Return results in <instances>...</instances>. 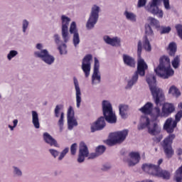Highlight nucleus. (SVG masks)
<instances>
[{
  "instance_id": "nucleus-1",
  "label": "nucleus",
  "mask_w": 182,
  "mask_h": 182,
  "mask_svg": "<svg viewBox=\"0 0 182 182\" xmlns=\"http://www.w3.org/2000/svg\"><path fill=\"white\" fill-rule=\"evenodd\" d=\"M142 45L143 43H141V41H139L137 44V72H135L132 77L128 80L126 89H132L133 86L137 83V81L139 80V75L140 76H144V75H146V70H147L148 66L146 62H144V60L141 58Z\"/></svg>"
},
{
  "instance_id": "nucleus-2",
  "label": "nucleus",
  "mask_w": 182,
  "mask_h": 182,
  "mask_svg": "<svg viewBox=\"0 0 182 182\" xmlns=\"http://www.w3.org/2000/svg\"><path fill=\"white\" fill-rule=\"evenodd\" d=\"M154 72L162 79H168L170 76L174 75V70L171 68L170 58L167 55H164L159 59V65L154 68Z\"/></svg>"
},
{
  "instance_id": "nucleus-3",
  "label": "nucleus",
  "mask_w": 182,
  "mask_h": 182,
  "mask_svg": "<svg viewBox=\"0 0 182 182\" xmlns=\"http://www.w3.org/2000/svg\"><path fill=\"white\" fill-rule=\"evenodd\" d=\"M146 82L149 86L151 93L153 96V99L156 105H161L164 102V93L163 90L159 88L156 83V77L153 74H149L146 75Z\"/></svg>"
},
{
  "instance_id": "nucleus-4",
  "label": "nucleus",
  "mask_w": 182,
  "mask_h": 182,
  "mask_svg": "<svg viewBox=\"0 0 182 182\" xmlns=\"http://www.w3.org/2000/svg\"><path fill=\"white\" fill-rule=\"evenodd\" d=\"M164 3V6L166 11H169L171 9V6H170V0H162ZM160 0H152L151 3L145 7V9L152 14V15H155L159 19H163V16H164V12L161 10V9L159 8L157 5H159Z\"/></svg>"
},
{
  "instance_id": "nucleus-5",
  "label": "nucleus",
  "mask_w": 182,
  "mask_h": 182,
  "mask_svg": "<svg viewBox=\"0 0 182 182\" xmlns=\"http://www.w3.org/2000/svg\"><path fill=\"white\" fill-rule=\"evenodd\" d=\"M176 107L174 105L166 102L163 105L161 110L159 107H156L154 109V116L157 119L158 117H168L171 113H174Z\"/></svg>"
},
{
  "instance_id": "nucleus-6",
  "label": "nucleus",
  "mask_w": 182,
  "mask_h": 182,
  "mask_svg": "<svg viewBox=\"0 0 182 182\" xmlns=\"http://www.w3.org/2000/svg\"><path fill=\"white\" fill-rule=\"evenodd\" d=\"M102 112L105 120L108 123L114 122V114H113V108L112 104L107 100L102 101Z\"/></svg>"
},
{
  "instance_id": "nucleus-7",
  "label": "nucleus",
  "mask_w": 182,
  "mask_h": 182,
  "mask_svg": "<svg viewBox=\"0 0 182 182\" xmlns=\"http://www.w3.org/2000/svg\"><path fill=\"white\" fill-rule=\"evenodd\" d=\"M100 11V8L96 5H94L93 7L92 8L90 18L86 24V26L88 29H93V28H95V25L97 23Z\"/></svg>"
},
{
  "instance_id": "nucleus-8",
  "label": "nucleus",
  "mask_w": 182,
  "mask_h": 182,
  "mask_svg": "<svg viewBox=\"0 0 182 182\" xmlns=\"http://www.w3.org/2000/svg\"><path fill=\"white\" fill-rule=\"evenodd\" d=\"M174 139H176V135H174V134H171L163 141L162 146L168 157H171L173 154H174V151H173V148L171 147V144H173Z\"/></svg>"
},
{
  "instance_id": "nucleus-9",
  "label": "nucleus",
  "mask_w": 182,
  "mask_h": 182,
  "mask_svg": "<svg viewBox=\"0 0 182 182\" xmlns=\"http://www.w3.org/2000/svg\"><path fill=\"white\" fill-rule=\"evenodd\" d=\"M62 21V36L65 43L69 41V31H68V26L69 23H70V18L63 15L61 16Z\"/></svg>"
},
{
  "instance_id": "nucleus-10",
  "label": "nucleus",
  "mask_w": 182,
  "mask_h": 182,
  "mask_svg": "<svg viewBox=\"0 0 182 182\" xmlns=\"http://www.w3.org/2000/svg\"><path fill=\"white\" fill-rule=\"evenodd\" d=\"M163 163L162 160H159L158 161V166L151 164H145L142 165V170L145 171V173H148V174H150L151 176H154L155 177H157L159 174V171H160V167L159 166Z\"/></svg>"
},
{
  "instance_id": "nucleus-11",
  "label": "nucleus",
  "mask_w": 182,
  "mask_h": 182,
  "mask_svg": "<svg viewBox=\"0 0 182 182\" xmlns=\"http://www.w3.org/2000/svg\"><path fill=\"white\" fill-rule=\"evenodd\" d=\"M36 58H39L48 65H52L55 62V58L49 54L48 50H41V51H36L34 53Z\"/></svg>"
},
{
  "instance_id": "nucleus-12",
  "label": "nucleus",
  "mask_w": 182,
  "mask_h": 182,
  "mask_svg": "<svg viewBox=\"0 0 182 182\" xmlns=\"http://www.w3.org/2000/svg\"><path fill=\"white\" fill-rule=\"evenodd\" d=\"M93 59V56L91 54L86 55L82 59V72L85 73V77H89L90 75V69H91V61Z\"/></svg>"
},
{
  "instance_id": "nucleus-13",
  "label": "nucleus",
  "mask_w": 182,
  "mask_h": 182,
  "mask_svg": "<svg viewBox=\"0 0 182 182\" xmlns=\"http://www.w3.org/2000/svg\"><path fill=\"white\" fill-rule=\"evenodd\" d=\"M106 118L104 117H100L97 120L91 125V132L95 133L99 130H103L106 127Z\"/></svg>"
},
{
  "instance_id": "nucleus-14",
  "label": "nucleus",
  "mask_w": 182,
  "mask_h": 182,
  "mask_svg": "<svg viewBox=\"0 0 182 182\" xmlns=\"http://www.w3.org/2000/svg\"><path fill=\"white\" fill-rule=\"evenodd\" d=\"M99 68H100L99 60L95 58L94 71L92 76V85H95V83H100V75H99Z\"/></svg>"
},
{
  "instance_id": "nucleus-15",
  "label": "nucleus",
  "mask_w": 182,
  "mask_h": 182,
  "mask_svg": "<svg viewBox=\"0 0 182 182\" xmlns=\"http://www.w3.org/2000/svg\"><path fill=\"white\" fill-rule=\"evenodd\" d=\"M90 154H89V149L85 142H81L80 144L79 152H78V159L77 160H85L86 157H90Z\"/></svg>"
},
{
  "instance_id": "nucleus-16",
  "label": "nucleus",
  "mask_w": 182,
  "mask_h": 182,
  "mask_svg": "<svg viewBox=\"0 0 182 182\" xmlns=\"http://www.w3.org/2000/svg\"><path fill=\"white\" fill-rule=\"evenodd\" d=\"M129 135V129L117 132L114 134V144H120L126 140V137Z\"/></svg>"
},
{
  "instance_id": "nucleus-17",
  "label": "nucleus",
  "mask_w": 182,
  "mask_h": 182,
  "mask_svg": "<svg viewBox=\"0 0 182 182\" xmlns=\"http://www.w3.org/2000/svg\"><path fill=\"white\" fill-rule=\"evenodd\" d=\"M177 127V124L173 119V118H168L164 125V130H166L167 133H173L174 129Z\"/></svg>"
},
{
  "instance_id": "nucleus-18",
  "label": "nucleus",
  "mask_w": 182,
  "mask_h": 182,
  "mask_svg": "<svg viewBox=\"0 0 182 182\" xmlns=\"http://www.w3.org/2000/svg\"><path fill=\"white\" fill-rule=\"evenodd\" d=\"M43 139L47 144L49 146H53L54 147H59V144H58V141L55 139L49 133L44 132L43 134Z\"/></svg>"
},
{
  "instance_id": "nucleus-19",
  "label": "nucleus",
  "mask_w": 182,
  "mask_h": 182,
  "mask_svg": "<svg viewBox=\"0 0 182 182\" xmlns=\"http://www.w3.org/2000/svg\"><path fill=\"white\" fill-rule=\"evenodd\" d=\"M151 124V122L150 121V119L147 117V116H142L141 117L139 124H138L137 129L138 130H143L147 127L149 129V127Z\"/></svg>"
},
{
  "instance_id": "nucleus-20",
  "label": "nucleus",
  "mask_w": 182,
  "mask_h": 182,
  "mask_svg": "<svg viewBox=\"0 0 182 182\" xmlns=\"http://www.w3.org/2000/svg\"><path fill=\"white\" fill-rule=\"evenodd\" d=\"M106 151V146L103 145H100L96 147L95 152L90 154L89 159L91 160H93L94 159H96V157H99V156H102L103 153Z\"/></svg>"
},
{
  "instance_id": "nucleus-21",
  "label": "nucleus",
  "mask_w": 182,
  "mask_h": 182,
  "mask_svg": "<svg viewBox=\"0 0 182 182\" xmlns=\"http://www.w3.org/2000/svg\"><path fill=\"white\" fill-rule=\"evenodd\" d=\"M161 132V127L157 123H151L148 127V133L152 136H157V134H160Z\"/></svg>"
},
{
  "instance_id": "nucleus-22",
  "label": "nucleus",
  "mask_w": 182,
  "mask_h": 182,
  "mask_svg": "<svg viewBox=\"0 0 182 182\" xmlns=\"http://www.w3.org/2000/svg\"><path fill=\"white\" fill-rule=\"evenodd\" d=\"M74 85L75 87L76 91V102H77V107H80V103L82 102V93L80 92V87H79V82L76 78L74 79Z\"/></svg>"
},
{
  "instance_id": "nucleus-23",
  "label": "nucleus",
  "mask_w": 182,
  "mask_h": 182,
  "mask_svg": "<svg viewBox=\"0 0 182 182\" xmlns=\"http://www.w3.org/2000/svg\"><path fill=\"white\" fill-rule=\"evenodd\" d=\"M139 112L144 114H151V112H153V103L147 102L145 105L139 109Z\"/></svg>"
},
{
  "instance_id": "nucleus-24",
  "label": "nucleus",
  "mask_w": 182,
  "mask_h": 182,
  "mask_svg": "<svg viewBox=\"0 0 182 182\" xmlns=\"http://www.w3.org/2000/svg\"><path fill=\"white\" fill-rule=\"evenodd\" d=\"M119 110L122 119H127V112L129 111V105L121 104L119 106Z\"/></svg>"
},
{
  "instance_id": "nucleus-25",
  "label": "nucleus",
  "mask_w": 182,
  "mask_h": 182,
  "mask_svg": "<svg viewBox=\"0 0 182 182\" xmlns=\"http://www.w3.org/2000/svg\"><path fill=\"white\" fill-rule=\"evenodd\" d=\"M123 60L125 65H127V66H130L131 68H134L136 65V61L134 60V58L130 57V55H124Z\"/></svg>"
},
{
  "instance_id": "nucleus-26",
  "label": "nucleus",
  "mask_w": 182,
  "mask_h": 182,
  "mask_svg": "<svg viewBox=\"0 0 182 182\" xmlns=\"http://www.w3.org/2000/svg\"><path fill=\"white\" fill-rule=\"evenodd\" d=\"M32 123L36 129H39L41 127V124L39 123V116L36 111H32Z\"/></svg>"
},
{
  "instance_id": "nucleus-27",
  "label": "nucleus",
  "mask_w": 182,
  "mask_h": 182,
  "mask_svg": "<svg viewBox=\"0 0 182 182\" xmlns=\"http://www.w3.org/2000/svg\"><path fill=\"white\" fill-rule=\"evenodd\" d=\"M145 35L144 38H149L150 40L154 38V32L149 24H145Z\"/></svg>"
},
{
  "instance_id": "nucleus-28",
  "label": "nucleus",
  "mask_w": 182,
  "mask_h": 182,
  "mask_svg": "<svg viewBox=\"0 0 182 182\" xmlns=\"http://www.w3.org/2000/svg\"><path fill=\"white\" fill-rule=\"evenodd\" d=\"M148 23L150 26H153L156 29H159L160 28V21L154 18V17H148L147 18Z\"/></svg>"
},
{
  "instance_id": "nucleus-29",
  "label": "nucleus",
  "mask_w": 182,
  "mask_h": 182,
  "mask_svg": "<svg viewBox=\"0 0 182 182\" xmlns=\"http://www.w3.org/2000/svg\"><path fill=\"white\" fill-rule=\"evenodd\" d=\"M170 176H171L170 172L166 170H163L161 169V168H160L158 172V175L156 176V177H160L164 180H170Z\"/></svg>"
},
{
  "instance_id": "nucleus-30",
  "label": "nucleus",
  "mask_w": 182,
  "mask_h": 182,
  "mask_svg": "<svg viewBox=\"0 0 182 182\" xmlns=\"http://www.w3.org/2000/svg\"><path fill=\"white\" fill-rule=\"evenodd\" d=\"M129 157H130V159H132V160H141V159H144V154L141 156L139 151H132L129 152Z\"/></svg>"
},
{
  "instance_id": "nucleus-31",
  "label": "nucleus",
  "mask_w": 182,
  "mask_h": 182,
  "mask_svg": "<svg viewBox=\"0 0 182 182\" xmlns=\"http://www.w3.org/2000/svg\"><path fill=\"white\" fill-rule=\"evenodd\" d=\"M103 143L109 147L114 146V132L110 133L108 139L107 140H104Z\"/></svg>"
},
{
  "instance_id": "nucleus-32",
  "label": "nucleus",
  "mask_w": 182,
  "mask_h": 182,
  "mask_svg": "<svg viewBox=\"0 0 182 182\" xmlns=\"http://www.w3.org/2000/svg\"><path fill=\"white\" fill-rule=\"evenodd\" d=\"M169 95H172L175 97H178L181 95V92H180V90L178 89L177 87L172 85L168 90Z\"/></svg>"
},
{
  "instance_id": "nucleus-33",
  "label": "nucleus",
  "mask_w": 182,
  "mask_h": 182,
  "mask_svg": "<svg viewBox=\"0 0 182 182\" xmlns=\"http://www.w3.org/2000/svg\"><path fill=\"white\" fill-rule=\"evenodd\" d=\"M150 38H144L143 46L146 52H151V44H150Z\"/></svg>"
},
{
  "instance_id": "nucleus-34",
  "label": "nucleus",
  "mask_w": 182,
  "mask_h": 182,
  "mask_svg": "<svg viewBox=\"0 0 182 182\" xmlns=\"http://www.w3.org/2000/svg\"><path fill=\"white\" fill-rule=\"evenodd\" d=\"M168 49L169 50V54L173 56V55H174L177 51V44L174 42L169 43Z\"/></svg>"
},
{
  "instance_id": "nucleus-35",
  "label": "nucleus",
  "mask_w": 182,
  "mask_h": 182,
  "mask_svg": "<svg viewBox=\"0 0 182 182\" xmlns=\"http://www.w3.org/2000/svg\"><path fill=\"white\" fill-rule=\"evenodd\" d=\"M103 41L107 45L114 46V38H110L109 36H104Z\"/></svg>"
},
{
  "instance_id": "nucleus-36",
  "label": "nucleus",
  "mask_w": 182,
  "mask_h": 182,
  "mask_svg": "<svg viewBox=\"0 0 182 182\" xmlns=\"http://www.w3.org/2000/svg\"><path fill=\"white\" fill-rule=\"evenodd\" d=\"M68 124L69 129H73L74 126H77V121L73 118H68Z\"/></svg>"
},
{
  "instance_id": "nucleus-37",
  "label": "nucleus",
  "mask_w": 182,
  "mask_h": 182,
  "mask_svg": "<svg viewBox=\"0 0 182 182\" xmlns=\"http://www.w3.org/2000/svg\"><path fill=\"white\" fill-rule=\"evenodd\" d=\"M171 31V27L162 26L160 27V33L165 35L166 33H170Z\"/></svg>"
},
{
  "instance_id": "nucleus-38",
  "label": "nucleus",
  "mask_w": 182,
  "mask_h": 182,
  "mask_svg": "<svg viewBox=\"0 0 182 182\" xmlns=\"http://www.w3.org/2000/svg\"><path fill=\"white\" fill-rule=\"evenodd\" d=\"M124 15L129 21H132V22H134L136 21V16L134 14L129 11H125Z\"/></svg>"
},
{
  "instance_id": "nucleus-39",
  "label": "nucleus",
  "mask_w": 182,
  "mask_h": 182,
  "mask_svg": "<svg viewBox=\"0 0 182 182\" xmlns=\"http://www.w3.org/2000/svg\"><path fill=\"white\" fill-rule=\"evenodd\" d=\"M73 42L75 48L78 46L79 43H80V38L79 37V33H75V34H73Z\"/></svg>"
},
{
  "instance_id": "nucleus-40",
  "label": "nucleus",
  "mask_w": 182,
  "mask_h": 182,
  "mask_svg": "<svg viewBox=\"0 0 182 182\" xmlns=\"http://www.w3.org/2000/svg\"><path fill=\"white\" fill-rule=\"evenodd\" d=\"M172 66L174 69H177L180 66V56L176 55L172 60Z\"/></svg>"
},
{
  "instance_id": "nucleus-41",
  "label": "nucleus",
  "mask_w": 182,
  "mask_h": 182,
  "mask_svg": "<svg viewBox=\"0 0 182 182\" xmlns=\"http://www.w3.org/2000/svg\"><path fill=\"white\" fill-rule=\"evenodd\" d=\"M70 33H73V35H75V33H79L77 32V28H76V23L75 21H73L70 24Z\"/></svg>"
},
{
  "instance_id": "nucleus-42",
  "label": "nucleus",
  "mask_w": 182,
  "mask_h": 182,
  "mask_svg": "<svg viewBox=\"0 0 182 182\" xmlns=\"http://www.w3.org/2000/svg\"><path fill=\"white\" fill-rule=\"evenodd\" d=\"M75 117V111L73 110V107L70 106L67 113V119H72Z\"/></svg>"
},
{
  "instance_id": "nucleus-43",
  "label": "nucleus",
  "mask_w": 182,
  "mask_h": 182,
  "mask_svg": "<svg viewBox=\"0 0 182 182\" xmlns=\"http://www.w3.org/2000/svg\"><path fill=\"white\" fill-rule=\"evenodd\" d=\"M70 150L71 156H75L76 151H77V144L76 143L73 144L70 146Z\"/></svg>"
},
{
  "instance_id": "nucleus-44",
  "label": "nucleus",
  "mask_w": 182,
  "mask_h": 182,
  "mask_svg": "<svg viewBox=\"0 0 182 182\" xmlns=\"http://www.w3.org/2000/svg\"><path fill=\"white\" fill-rule=\"evenodd\" d=\"M65 118V114L63 112L61 113L60 119L58 120V124L60 127V130L63 129V119Z\"/></svg>"
},
{
  "instance_id": "nucleus-45",
  "label": "nucleus",
  "mask_w": 182,
  "mask_h": 182,
  "mask_svg": "<svg viewBox=\"0 0 182 182\" xmlns=\"http://www.w3.org/2000/svg\"><path fill=\"white\" fill-rule=\"evenodd\" d=\"M69 153V147L65 148L61 153L60 154V156L58 157L59 160H63V159Z\"/></svg>"
},
{
  "instance_id": "nucleus-46",
  "label": "nucleus",
  "mask_w": 182,
  "mask_h": 182,
  "mask_svg": "<svg viewBox=\"0 0 182 182\" xmlns=\"http://www.w3.org/2000/svg\"><path fill=\"white\" fill-rule=\"evenodd\" d=\"M126 164L129 166V167H134L136 164H139V161L137 160H127L125 161Z\"/></svg>"
},
{
  "instance_id": "nucleus-47",
  "label": "nucleus",
  "mask_w": 182,
  "mask_h": 182,
  "mask_svg": "<svg viewBox=\"0 0 182 182\" xmlns=\"http://www.w3.org/2000/svg\"><path fill=\"white\" fill-rule=\"evenodd\" d=\"M18 55V51L16 50H11L10 53L7 55V58L9 60H11L12 58H15Z\"/></svg>"
},
{
  "instance_id": "nucleus-48",
  "label": "nucleus",
  "mask_w": 182,
  "mask_h": 182,
  "mask_svg": "<svg viewBox=\"0 0 182 182\" xmlns=\"http://www.w3.org/2000/svg\"><path fill=\"white\" fill-rule=\"evenodd\" d=\"M114 46L115 48H120V46H122V40L120 39V38H114Z\"/></svg>"
},
{
  "instance_id": "nucleus-49",
  "label": "nucleus",
  "mask_w": 182,
  "mask_h": 182,
  "mask_svg": "<svg viewBox=\"0 0 182 182\" xmlns=\"http://www.w3.org/2000/svg\"><path fill=\"white\" fill-rule=\"evenodd\" d=\"M181 117H182V110L179 111L177 112V114L175 116V122L176 123H178V122H180V120H181Z\"/></svg>"
},
{
  "instance_id": "nucleus-50",
  "label": "nucleus",
  "mask_w": 182,
  "mask_h": 182,
  "mask_svg": "<svg viewBox=\"0 0 182 182\" xmlns=\"http://www.w3.org/2000/svg\"><path fill=\"white\" fill-rule=\"evenodd\" d=\"M146 2H147V0H138L137 7L143 8V6H146Z\"/></svg>"
},
{
  "instance_id": "nucleus-51",
  "label": "nucleus",
  "mask_w": 182,
  "mask_h": 182,
  "mask_svg": "<svg viewBox=\"0 0 182 182\" xmlns=\"http://www.w3.org/2000/svg\"><path fill=\"white\" fill-rule=\"evenodd\" d=\"M49 152L55 159L59 156V151L55 149H49Z\"/></svg>"
},
{
  "instance_id": "nucleus-52",
  "label": "nucleus",
  "mask_w": 182,
  "mask_h": 182,
  "mask_svg": "<svg viewBox=\"0 0 182 182\" xmlns=\"http://www.w3.org/2000/svg\"><path fill=\"white\" fill-rule=\"evenodd\" d=\"M63 107V105H57L55 109V117H59V111Z\"/></svg>"
},
{
  "instance_id": "nucleus-53",
  "label": "nucleus",
  "mask_w": 182,
  "mask_h": 182,
  "mask_svg": "<svg viewBox=\"0 0 182 182\" xmlns=\"http://www.w3.org/2000/svg\"><path fill=\"white\" fill-rule=\"evenodd\" d=\"M29 26V22L26 20H23V32H26V29L28 28V26Z\"/></svg>"
},
{
  "instance_id": "nucleus-54",
  "label": "nucleus",
  "mask_w": 182,
  "mask_h": 182,
  "mask_svg": "<svg viewBox=\"0 0 182 182\" xmlns=\"http://www.w3.org/2000/svg\"><path fill=\"white\" fill-rule=\"evenodd\" d=\"M14 174H16L17 176H22V171H21V170L17 167H14Z\"/></svg>"
},
{
  "instance_id": "nucleus-55",
  "label": "nucleus",
  "mask_w": 182,
  "mask_h": 182,
  "mask_svg": "<svg viewBox=\"0 0 182 182\" xmlns=\"http://www.w3.org/2000/svg\"><path fill=\"white\" fill-rule=\"evenodd\" d=\"M162 139H163V136L161 134L157 137L154 138V141H156V143H160V141H161Z\"/></svg>"
},
{
  "instance_id": "nucleus-56",
  "label": "nucleus",
  "mask_w": 182,
  "mask_h": 182,
  "mask_svg": "<svg viewBox=\"0 0 182 182\" xmlns=\"http://www.w3.org/2000/svg\"><path fill=\"white\" fill-rule=\"evenodd\" d=\"M13 123H14V126H11V125H9V129H11V130H14V128L16 127V126H18V119H14L13 121Z\"/></svg>"
},
{
  "instance_id": "nucleus-57",
  "label": "nucleus",
  "mask_w": 182,
  "mask_h": 182,
  "mask_svg": "<svg viewBox=\"0 0 182 182\" xmlns=\"http://www.w3.org/2000/svg\"><path fill=\"white\" fill-rule=\"evenodd\" d=\"M110 168H112V166H110V165H104L102 168V170L103 171H107V170H110Z\"/></svg>"
},
{
  "instance_id": "nucleus-58",
  "label": "nucleus",
  "mask_w": 182,
  "mask_h": 182,
  "mask_svg": "<svg viewBox=\"0 0 182 182\" xmlns=\"http://www.w3.org/2000/svg\"><path fill=\"white\" fill-rule=\"evenodd\" d=\"M54 38H55V43H59V42H60V37H59V35L58 34H55L54 35Z\"/></svg>"
},
{
  "instance_id": "nucleus-59",
  "label": "nucleus",
  "mask_w": 182,
  "mask_h": 182,
  "mask_svg": "<svg viewBox=\"0 0 182 182\" xmlns=\"http://www.w3.org/2000/svg\"><path fill=\"white\" fill-rule=\"evenodd\" d=\"M176 154H178V156H181L182 149H178L177 151H176Z\"/></svg>"
},
{
  "instance_id": "nucleus-60",
  "label": "nucleus",
  "mask_w": 182,
  "mask_h": 182,
  "mask_svg": "<svg viewBox=\"0 0 182 182\" xmlns=\"http://www.w3.org/2000/svg\"><path fill=\"white\" fill-rule=\"evenodd\" d=\"M36 48H37V49H38L39 50H42V44L38 43V44L36 45Z\"/></svg>"
},
{
  "instance_id": "nucleus-61",
  "label": "nucleus",
  "mask_w": 182,
  "mask_h": 182,
  "mask_svg": "<svg viewBox=\"0 0 182 182\" xmlns=\"http://www.w3.org/2000/svg\"><path fill=\"white\" fill-rule=\"evenodd\" d=\"M58 50H60V55H63V53L62 52V46H59V47H58Z\"/></svg>"
},
{
  "instance_id": "nucleus-62",
  "label": "nucleus",
  "mask_w": 182,
  "mask_h": 182,
  "mask_svg": "<svg viewBox=\"0 0 182 182\" xmlns=\"http://www.w3.org/2000/svg\"><path fill=\"white\" fill-rule=\"evenodd\" d=\"M178 109H182V102H180L178 105Z\"/></svg>"
},
{
  "instance_id": "nucleus-63",
  "label": "nucleus",
  "mask_w": 182,
  "mask_h": 182,
  "mask_svg": "<svg viewBox=\"0 0 182 182\" xmlns=\"http://www.w3.org/2000/svg\"><path fill=\"white\" fill-rule=\"evenodd\" d=\"M77 161H78V163H83L85 161L84 160H78Z\"/></svg>"
},
{
  "instance_id": "nucleus-64",
  "label": "nucleus",
  "mask_w": 182,
  "mask_h": 182,
  "mask_svg": "<svg viewBox=\"0 0 182 182\" xmlns=\"http://www.w3.org/2000/svg\"><path fill=\"white\" fill-rule=\"evenodd\" d=\"M114 122H116V117H115V119H114Z\"/></svg>"
}]
</instances>
